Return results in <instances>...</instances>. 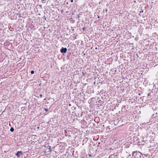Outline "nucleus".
<instances>
[{
    "instance_id": "21",
    "label": "nucleus",
    "mask_w": 158,
    "mask_h": 158,
    "mask_svg": "<svg viewBox=\"0 0 158 158\" xmlns=\"http://www.w3.org/2000/svg\"><path fill=\"white\" fill-rule=\"evenodd\" d=\"M80 16H79V15H78V18H80Z\"/></svg>"
},
{
    "instance_id": "20",
    "label": "nucleus",
    "mask_w": 158,
    "mask_h": 158,
    "mask_svg": "<svg viewBox=\"0 0 158 158\" xmlns=\"http://www.w3.org/2000/svg\"><path fill=\"white\" fill-rule=\"evenodd\" d=\"M100 18V16H98V18Z\"/></svg>"
},
{
    "instance_id": "26",
    "label": "nucleus",
    "mask_w": 158,
    "mask_h": 158,
    "mask_svg": "<svg viewBox=\"0 0 158 158\" xmlns=\"http://www.w3.org/2000/svg\"><path fill=\"white\" fill-rule=\"evenodd\" d=\"M89 156H91V155H90H90H89Z\"/></svg>"
},
{
    "instance_id": "18",
    "label": "nucleus",
    "mask_w": 158,
    "mask_h": 158,
    "mask_svg": "<svg viewBox=\"0 0 158 158\" xmlns=\"http://www.w3.org/2000/svg\"><path fill=\"white\" fill-rule=\"evenodd\" d=\"M73 0H71V2H73Z\"/></svg>"
},
{
    "instance_id": "4",
    "label": "nucleus",
    "mask_w": 158,
    "mask_h": 158,
    "mask_svg": "<svg viewBox=\"0 0 158 158\" xmlns=\"http://www.w3.org/2000/svg\"><path fill=\"white\" fill-rule=\"evenodd\" d=\"M117 156L116 155H112L110 156L109 158H117Z\"/></svg>"
},
{
    "instance_id": "24",
    "label": "nucleus",
    "mask_w": 158,
    "mask_h": 158,
    "mask_svg": "<svg viewBox=\"0 0 158 158\" xmlns=\"http://www.w3.org/2000/svg\"><path fill=\"white\" fill-rule=\"evenodd\" d=\"M69 105L70 106H71V105L70 104H69Z\"/></svg>"
},
{
    "instance_id": "3",
    "label": "nucleus",
    "mask_w": 158,
    "mask_h": 158,
    "mask_svg": "<svg viewBox=\"0 0 158 158\" xmlns=\"http://www.w3.org/2000/svg\"><path fill=\"white\" fill-rule=\"evenodd\" d=\"M23 155V153L22 151H18L16 154V155L18 157H20L21 156Z\"/></svg>"
},
{
    "instance_id": "14",
    "label": "nucleus",
    "mask_w": 158,
    "mask_h": 158,
    "mask_svg": "<svg viewBox=\"0 0 158 158\" xmlns=\"http://www.w3.org/2000/svg\"><path fill=\"white\" fill-rule=\"evenodd\" d=\"M40 97L42 98V94H40Z\"/></svg>"
},
{
    "instance_id": "8",
    "label": "nucleus",
    "mask_w": 158,
    "mask_h": 158,
    "mask_svg": "<svg viewBox=\"0 0 158 158\" xmlns=\"http://www.w3.org/2000/svg\"><path fill=\"white\" fill-rule=\"evenodd\" d=\"M34 73V71L33 70H32L31 71V74H33Z\"/></svg>"
},
{
    "instance_id": "17",
    "label": "nucleus",
    "mask_w": 158,
    "mask_h": 158,
    "mask_svg": "<svg viewBox=\"0 0 158 158\" xmlns=\"http://www.w3.org/2000/svg\"><path fill=\"white\" fill-rule=\"evenodd\" d=\"M19 17H21L20 16V14H19V13H18L17 14V15H19Z\"/></svg>"
},
{
    "instance_id": "27",
    "label": "nucleus",
    "mask_w": 158,
    "mask_h": 158,
    "mask_svg": "<svg viewBox=\"0 0 158 158\" xmlns=\"http://www.w3.org/2000/svg\"><path fill=\"white\" fill-rule=\"evenodd\" d=\"M42 1H44L45 0H42Z\"/></svg>"
},
{
    "instance_id": "13",
    "label": "nucleus",
    "mask_w": 158,
    "mask_h": 158,
    "mask_svg": "<svg viewBox=\"0 0 158 158\" xmlns=\"http://www.w3.org/2000/svg\"><path fill=\"white\" fill-rule=\"evenodd\" d=\"M140 13H142L143 12V10H141V11H140Z\"/></svg>"
},
{
    "instance_id": "1",
    "label": "nucleus",
    "mask_w": 158,
    "mask_h": 158,
    "mask_svg": "<svg viewBox=\"0 0 158 158\" xmlns=\"http://www.w3.org/2000/svg\"><path fill=\"white\" fill-rule=\"evenodd\" d=\"M135 158H139L141 156V154L139 152H134L132 154Z\"/></svg>"
},
{
    "instance_id": "10",
    "label": "nucleus",
    "mask_w": 158,
    "mask_h": 158,
    "mask_svg": "<svg viewBox=\"0 0 158 158\" xmlns=\"http://www.w3.org/2000/svg\"><path fill=\"white\" fill-rule=\"evenodd\" d=\"M43 18H44V19L45 20H46V17L44 16L43 17Z\"/></svg>"
},
{
    "instance_id": "15",
    "label": "nucleus",
    "mask_w": 158,
    "mask_h": 158,
    "mask_svg": "<svg viewBox=\"0 0 158 158\" xmlns=\"http://www.w3.org/2000/svg\"><path fill=\"white\" fill-rule=\"evenodd\" d=\"M82 73H83V74H84V75H85L86 74V72H85V73H84L83 72Z\"/></svg>"
},
{
    "instance_id": "25",
    "label": "nucleus",
    "mask_w": 158,
    "mask_h": 158,
    "mask_svg": "<svg viewBox=\"0 0 158 158\" xmlns=\"http://www.w3.org/2000/svg\"><path fill=\"white\" fill-rule=\"evenodd\" d=\"M115 72H116V70H115Z\"/></svg>"
},
{
    "instance_id": "22",
    "label": "nucleus",
    "mask_w": 158,
    "mask_h": 158,
    "mask_svg": "<svg viewBox=\"0 0 158 158\" xmlns=\"http://www.w3.org/2000/svg\"><path fill=\"white\" fill-rule=\"evenodd\" d=\"M40 7H42V6H41V5H40Z\"/></svg>"
},
{
    "instance_id": "11",
    "label": "nucleus",
    "mask_w": 158,
    "mask_h": 158,
    "mask_svg": "<svg viewBox=\"0 0 158 158\" xmlns=\"http://www.w3.org/2000/svg\"><path fill=\"white\" fill-rule=\"evenodd\" d=\"M45 110L47 112L48 111V110L47 108H45Z\"/></svg>"
},
{
    "instance_id": "6",
    "label": "nucleus",
    "mask_w": 158,
    "mask_h": 158,
    "mask_svg": "<svg viewBox=\"0 0 158 158\" xmlns=\"http://www.w3.org/2000/svg\"><path fill=\"white\" fill-rule=\"evenodd\" d=\"M14 130V129L13 127H12L10 128V131L11 132H13Z\"/></svg>"
},
{
    "instance_id": "19",
    "label": "nucleus",
    "mask_w": 158,
    "mask_h": 158,
    "mask_svg": "<svg viewBox=\"0 0 158 158\" xmlns=\"http://www.w3.org/2000/svg\"><path fill=\"white\" fill-rule=\"evenodd\" d=\"M136 56H137V57H139V56H138V55L137 54H136Z\"/></svg>"
},
{
    "instance_id": "12",
    "label": "nucleus",
    "mask_w": 158,
    "mask_h": 158,
    "mask_svg": "<svg viewBox=\"0 0 158 158\" xmlns=\"http://www.w3.org/2000/svg\"><path fill=\"white\" fill-rule=\"evenodd\" d=\"M82 29L84 31H85L86 30V28L85 27H84L82 28Z\"/></svg>"
},
{
    "instance_id": "16",
    "label": "nucleus",
    "mask_w": 158,
    "mask_h": 158,
    "mask_svg": "<svg viewBox=\"0 0 158 158\" xmlns=\"http://www.w3.org/2000/svg\"><path fill=\"white\" fill-rule=\"evenodd\" d=\"M148 96H150L151 95L150 94V93H149L148 94Z\"/></svg>"
},
{
    "instance_id": "2",
    "label": "nucleus",
    "mask_w": 158,
    "mask_h": 158,
    "mask_svg": "<svg viewBox=\"0 0 158 158\" xmlns=\"http://www.w3.org/2000/svg\"><path fill=\"white\" fill-rule=\"evenodd\" d=\"M67 50L66 48L62 47L60 50V52L62 53H65L67 52Z\"/></svg>"
},
{
    "instance_id": "7",
    "label": "nucleus",
    "mask_w": 158,
    "mask_h": 158,
    "mask_svg": "<svg viewBox=\"0 0 158 158\" xmlns=\"http://www.w3.org/2000/svg\"><path fill=\"white\" fill-rule=\"evenodd\" d=\"M147 64H143V65L144 66V67L142 68V69H144L146 68L147 67Z\"/></svg>"
},
{
    "instance_id": "9",
    "label": "nucleus",
    "mask_w": 158,
    "mask_h": 158,
    "mask_svg": "<svg viewBox=\"0 0 158 158\" xmlns=\"http://www.w3.org/2000/svg\"><path fill=\"white\" fill-rule=\"evenodd\" d=\"M102 92V93H105V91L104 90H102L101 92Z\"/></svg>"
},
{
    "instance_id": "23",
    "label": "nucleus",
    "mask_w": 158,
    "mask_h": 158,
    "mask_svg": "<svg viewBox=\"0 0 158 158\" xmlns=\"http://www.w3.org/2000/svg\"><path fill=\"white\" fill-rule=\"evenodd\" d=\"M106 11H107V10L106 9Z\"/></svg>"
},
{
    "instance_id": "5",
    "label": "nucleus",
    "mask_w": 158,
    "mask_h": 158,
    "mask_svg": "<svg viewBox=\"0 0 158 158\" xmlns=\"http://www.w3.org/2000/svg\"><path fill=\"white\" fill-rule=\"evenodd\" d=\"M47 150H48L47 152H51L52 151V150L51 149V147H50L49 148H48Z\"/></svg>"
}]
</instances>
